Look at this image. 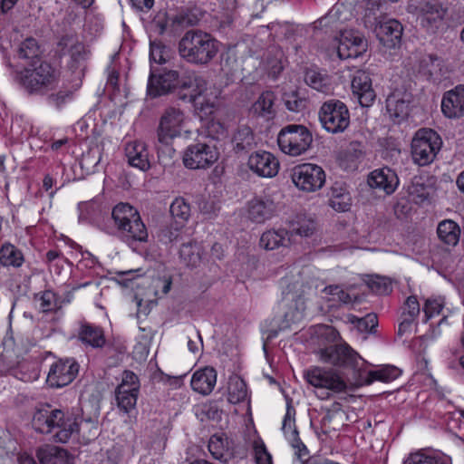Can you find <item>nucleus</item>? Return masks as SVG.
<instances>
[{
  "label": "nucleus",
  "instance_id": "nucleus-12",
  "mask_svg": "<svg viewBox=\"0 0 464 464\" xmlns=\"http://www.w3.org/2000/svg\"><path fill=\"white\" fill-rule=\"evenodd\" d=\"M219 158L216 146L206 142H195L188 145L183 151L182 161L189 169H207Z\"/></svg>",
  "mask_w": 464,
  "mask_h": 464
},
{
  "label": "nucleus",
  "instance_id": "nucleus-14",
  "mask_svg": "<svg viewBox=\"0 0 464 464\" xmlns=\"http://www.w3.org/2000/svg\"><path fill=\"white\" fill-rule=\"evenodd\" d=\"M78 372L79 364L74 359H60L51 365L46 382L52 388H62L70 384Z\"/></svg>",
  "mask_w": 464,
  "mask_h": 464
},
{
  "label": "nucleus",
  "instance_id": "nucleus-53",
  "mask_svg": "<svg viewBox=\"0 0 464 464\" xmlns=\"http://www.w3.org/2000/svg\"><path fill=\"white\" fill-rule=\"evenodd\" d=\"M440 69V60L436 55L426 54L420 60L419 71L428 77L433 76Z\"/></svg>",
  "mask_w": 464,
  "mask_h": 464
},
{
  "label": "nucleus",
  "instance_id": "nucleus-17",
  "mask_svg": "<svg viewBox=\"0 0 464 464\" xmlns=\"http://www.w3.org/2000/svg\"><path fill=\"white\" fill-rule=\"evenodd\" d=\"M367 50V41L359 33L353 30H344L340 34L337 53L340 59H354L361 56Z\"/></svg>",
  "mask_w": 464,
  "mask_h": 464
},
{
  "label": "nucleus",
  "instance_id": "nucleus-1",
  "mask_svg": "<svg viewBox=\"0 0 464 464\" xmlns=\"http://www.w3.org/2000/svg\"><path fill=\"white\" fill-rule=\"evenodd\" d=\"M19 82L30 95L44 96L59 87L61 71L46 61H34L20 73Z\"/></svg>",
  "mask_w": 464,
  "mask_h": 464
},
{
  "label": "nucleus",
  "instance_id": "nucleus-57",
  "mask_svg": "<svg viewBox=\"0 0 464 464\" xmlns=\"http://www.w3.org/2000/svg\"><path fill=\"white\" fill-rule=\"evenodd\" d=\"M208 447L214 459L218 460H223L225 459L227 447L221 437L213 435L208 441Z\"/></svg>",
  "mask_w": 464,
  "mask_h": 464
},
{
  "label": "nucleus",
  "instance_id": "nucleus-64",
  "mask_svg": "<svg viewBox=\"0 0 464 464\" xmlns=\"http://www.w3.org/2000/svg\"><path fill=\"white\" fill-rule=\"evenodd\" d=\"M131 5L138 10L150 9L153 6L154 0H130Z\"/></svg>",
  "mask_w": 464,
  "mask_h": 464
},
{
  "label": "nucleus",
  "instance_id": "nucleus-15",
  "mask_svg": "<svg viewBox=\"0 0 464 464\" xmlns=\"http://www.w3.org/2000/svg\"><path fill=\"white\" fill-rule=\"evenodd\" d=\"M207 82L195 72L189 73L180 82V88L188 91V100L197 110L205 114H210L213 111L214 104L208 102H205L203 92L206 91Z\"/></svg>",
  "mask_w": 464,
  "mask_h": 464
},
{
  "label": "nucleus",
  "instance_id": "nucleus-48",
  "mask_svg": "<svg viewBox=\"0 0 464 464\" xmlns=\"http://www.w3.org/2000/svg\"><path fill=\"white\" fill-rule=\"evenodd\" d=\"M34 298L43 313L53 312L61 307L57 295L52 290L39 293Z\"/></svg>",
  "mask_w": 464,
  "mask_h": 464
},
{
  "label": "nucleus",
  "instance_id": "nucleus-20",
  "mask_svg": "<svg viewBox=\"0 0 464 464\" xmlns=\"http://www.w3.org/2000/svg\"><path fill=\"white\" fill-rule=\"evenodd\" d=\"M402 32V25L396 19H382L374 27L377 38L388 48H393L401 43Z\"/></svg>",
  "mask_w": 464,
  "mask_h": 464
},
{
  "label": "nucleus",
  "instance_id": "nucleus-35",
  "mask_svg": "<svg viewBox=\"0 0 464 464\" xmlns=\"http://www.w3.org/2000/svg\"><path fill=\"white\" fill-rule=\"evenodd\" d=\"M25 261L21 249L5 242L0 246V265L4 267L20 268Z\"/></svg>",
  "mask_w": 464,
  "mask_h": 464
},
{
  "label": "nucleus",
  "instance_id": "nucleus-2",
  "mask_svg": "<svg viewBox=\"0 0 464 464\" xmlns=\"http://www.w3.org/2000/svg\"><path fill=\"white\" fill-rule=\"evenodd\" d=\"M218 51L219 43L210 34L201 30H188L179 43V55L192 64H208Z\"/></svg>",
  "mask_w": 464,
  "mask_h": 464
},
{
  "label": "nucleus",
  "instance_id": "nucleus-28",
  "mask_svg": "<svg viewBox=\"0 0 464 464\" xmlns=\"http://www.w3.org/2000/svg\"><path fill=\"white\" fill-rule=\"evenodd\" d=\"M328 205L338 212L348 211L352 206V197L343 181H335L327 192Z\"/></svg>",
  "mask_w": 464,
  "mask_h": 464
},
{
  "label": "nucleus",
  "instance_id": "nucleus-25",
  "mask_svg": "<svg viewBox=\"0 0 464 464\" xmlns=\"http://www.w3.org/2000/svg\"><path fill=\"white\" fill-rule=\"evenodd\" d=\"M420 23L428 31H434L444 19L447 8L439 0H423Z\"/></svg>",
  "mask_w": 464,
  "mask_h": 464
},
{
  "label": "nucleus",
  "instance_id": "nucleus-58",
  "mask_svg": "<svg viewBox=\"0 0 464 464\" xmlns=\"http://www.w3.org/2000/svg\"><path fill=\"white\" fill-rule=\"evenodd\" d=\"M420 308L417 297L415 295H411L406 299L404 303L401 316L415 320L420 314Z\"/></svg>",
  "mask_w": 464,
  "mask_h": 464
},
{
  "label": "nucleus",
  "instance_id": "nucleus-56",
  "mask_svg": "<svg viewBox=\"0 0 464 464\" xmlns=\"http://www.w3.org/2000/svg\"><path fill=\"white\" fill-rule=\"evenodd\" d=\"M80 215L79 218L82 221L92 222L94 221L99 213L100 207L95 202H84L79 205Z\"/></svg>",
  "mask_w": 464,
  "mask_h": 464
},
{
  "label": "nucleus",
  "instance_id": "nucleus-8",
  "mask_svg": "<svg viewBox=\"0 0 464 464\" xmlns=\"http://www.w3.org/2000/svg\"><path fill=\"white\" fill-rule=\"evenodd\" d=\"M315 353L323 363L351 369L354 372L360 370V361H362L359 353L346 343L320 348Z\"/></svg>",
  "mask_w": 464,
  "mask_h": 464
},
{
  "label": "nucleus",
  "instance_id": "nucleus-22",
  "mask_svg": "<svg viewBox=\"0 0 464 464\" xmlns=\"http://www.w3.org/2000/svg\"><path fill=\"white\" fill-rule=\"evenodd\" d=\"M63 418V411L52 409L49 405L37 409L33 416L32 424L39 433L54 434V424Z\"/></svg>",
  "mask_w": 464,
  "mask_h": 464
},
{
  "label": "nucleus",
  "instance_id": "nucleus-39",
  "mask_svg": "<svg viewBox=\"0 0 464 464\" xmlns=\"http://www.w3.org/2000/svg\"><path fill=\"white\" fill-rule=\"evenodd\" d=\"M405 464H451V459L442 453L419 450L411 453Z\"/></svg>",
  "mask_w": 464,
  "mask_h": 464
},
{
  "label": "nucleus",
  "instance_id": "nucleus-27",
  "mask_svg": "<svg viewBox=\"0 0 464 464\" xmlns=\"http://www.w3.org/2000/svg\"><path fill=\"white\" fill-rule=\"evenodd\" d=\"M125 155L128 163L134 168L146 171L150 168L149 150L141 140L130 141L125 146Z\"/></svg>",
  "mask_w": 464,
  "mask_h": 464
},
{
  "label": "nucleus",
  "instance_id": "nucleus-13",
  "mask_svg": "<svg viewBox=\"0 0 464 464\" xmlns=\"http://www.w3.org/2000/svg\"><path fill=\"white\" fill-rule=\"evenodd\" d=\"M58 45L62 50H68V53L70 55L68 67L72 73L81 80L84 75L86 68L85 61L87 59V52L84 44L78 39L76 34H68L62 36Z\"/></svg>",
  "mask_w": 464,
  "mask_h": 464
},
{
  "label": "nucleus",
  "instance_id": "nucleus-16",
  "mask_svg": "<svg viewBox=\"0 0 464 464\" xmlns=\"http://www.w3.org/2000/svg\"><path fill=\"white\" fill-rule=\"evenodd\" d=\"M279 204L270 195H262L252 198L247 203V218L256 223L263 224L273 218L278 212Z\"/></svg>",
  "mask_w": 464,
  "mask_h": 464
},
{
  "label": "nucleus",
  "instance_id": "nucleus-38",
  "mask_svg": "<svg viewBox=\"0 0 464 464\" xmlns=\"http://www.w3.org/2000/svg\"><path fill=\"white\" fill-rule=\"evenodd\" d=\"M304 82L311 88L324 93L330 92L332 89L329 75L315 68H309L305 71Z\"/></svg>",
  "mask_w": 464,
  "mask_h": 464
},
{
  "label": "nucleus",
  "instance_id": "nucleus-49",
  "mask_svg": "<svg viewBox=\"0 0 464 464\" xmlns=\"http://www.w3.org/2000/svg\"><path fill=\"white\" fill-rule=\"evenodd\" d=\"M348 320L362 333H373L378 325L377 315L373 313L367 314L363 317H357L356 315L351 314Z\"/></svg>",
  "mask_w": 464,
  "mask_h": 464
},
{
  "label": "nucleus",
  "instance_id": "nucleus-36",
  "mask_svg": "<svg viewBox=\"0 0 464 464\" xmlns=\"http://www.w3.org/2000/svg\"><path fill=\"white\" fill-rule=\"evenodd\" d=\"M203 248L197 241L183 243L179 249V257L189 267L198 266L202 259Z\"/></svg>",
  "mask_w": 464,
  "mask_h": 464
},
{
  "label": "nucleus",
  "instance_id": "nucleus-45",
  "mask_svg": "<svg viewBox=\"0 0 464 464\" xmlns=\"http://www.w3.org/2000/svg\"><path fill=\"white\" fill-rule=\"evenodd\" d=\"M401 374V371L393 365H385L380 369L370 371L365 380L366 384H371L375 381L390 382L397 379Z\"/></svg>",
  "mask_w": 464,
  "mask_h": 464
},
{
  "label": "nucleus",
  "instance_id": "nucleus-29",
  "mask_svg": "<svg viewBox=\"0 0 464 464\" xmlns=\"http://www.w3.org/2000/svg\"><path fill=\"white\" fill-rule=\"evenodd\" d=\"M77 336L82 344L94 349L102 348L106 343L103 329L88 322L81 323Z\"/></svg>",
  "mask_w": 464,
  "mask_h": 464
},
{
  "label": "nucleus",
  "instance_id": "nucleus-47",
  "mask_svg": "<svg viewBox=\"0 0 464 464\" xmlns=\"http://www.w3.org/2000/svg\"><path fill=\"white\" fill-rule=\"evenodd\" d=\"M169 211L176 222L180 224L188 221L191 214L190 205L180 197L172 201Z\"/></svg>",
  "mask_w": 464,
  "mask_h": 464
},
{
  "label": "nucleus",
  "instance_id": "nucleus-44",
  "mask_svg": "<svg viewBox=\"0 0 464 464\" xmlns=\"http://www.w3.org/2000/svg\"><path fill=\"white\" fill-rule=\"evenodd\" d=\"M248 398V392L246 382L239 376L235 375L228 381V401L233 404L243 402Z\"/></svg>",
  "mask_w": 464,
  "mask_h": 464
},
{
  "label": "nucleus",
  "instance_id": "nucleus-40",
  "mask_svg": "<svg viewBox=\"0 0 464 464\" xmlns=\"http://www.w3.org/2000/svg\"><path fill=\"white\" fill-rule=\"evenodd\" d=\"M437 234L443 243L449 246H456L459 239L460 228L453 220L445 219L439 223Z\"/></svg>",
  "mask_w": 464,
  "mask_h": 464
},
{
  "label": "nucleus",
  "instance_id": "nucleus-42",
  "mask_svg": "<svg viewBox=\"0 0 464 464\" xmlns=\"http://www.w3.org/2000/svg\"><path fill=\"white\" fill-rule=\"evenodd\" d=\"M431 188L433 185L430 182L424 181L422 178H415L409 186L408 191L416 204H423L429 200Z\"/></svg>",
  "mask_w": 464,
  "mask_h": 464
},
{
  "label": "nucleus",
  "instance_id": "nucleus-10",
  "mask_svg": "<svg viewBox=\"0 0 464 464\" xmlns=\"http://www.w3.org/2000/svg\"><path fill=\"white\" fill-rule=\"evenodd\" d=\"M140 381L131 371L122 372L121 381L115 389V401L119 411L129 414L135 410L139 393Z\"/></svg>",
  "mask_w": 464,
  "mask_h": 464
},
{
  "label": "nucleus",
  "instance_id": "nucleus-11",
  "mask_svg": "<svg viewBox=\"0 0 464 464\" xmlns=\"http://www.w3.org/2000/svg\"><path fill=\"white\" fill-rule=\"evenodd\" d=\"M325 172L322 167L304 163L294 167L291 170V179L295 186L305 192H314L325 183Z\"/></svg>",
  "mask_w": 464,
  "mask_h": 464
},
{
  "label": "nucleus",
  "instance_id": "nucleus-33",
  "mask_svg": "<svg viewBox=\"0 0 464 464\" xmlns=\"http://www.w3.org/2000/svg\"><path fill=\"white\" fill-rule=\"evenodd\" d=\"M54 424L53 439L56 442L66 443L79 429V417L63 411V418Z\"/></svg>",
  "mask_w": 464,
  "mask_h": 464
},
{
  "label": "nucleus",
  "instance_id": "nucleus-30",
  "mask_svg": "<svg viewBox=\"0 0 464 464\" xmlns=\"http://www.w3.org/2000/svg\"><path fill=\"white\" fill-rule=\"evenodd\" d=\"M410 94L395 91L386 99V110L390 117L400 122L408 115Z\"/></svg>",
  "mask_w": 464,
  "mask_h": 464
},
{
  "label": "nucleus",
  "instance_id": "nucleus-62",
  "mask_svg": "<svg viewBox=\"0 0 464 464\" xmlns=\"http://www.w3.org/2000/svg\"><path fill=\"white\" fill-rule=\"evenodd\" d=\"M161 240L165 243L179 242L182 240V234L177 227H167L161 232Z\"/></svg>",
  "mask_w": 464,
  "mask_h": 464
},
{
  "label": "nucleus",
  "instance_id": "nucleus-37",
  "mask_svg": "<svg viewBox=\"0 0 464 464\" xmlns=\"http://www.w3.org/2000/svg\"><path fill=\"white\" fill-rule=\"evenodd\" d=\"M288 234V231L285 229L267 230L260 237V246L266 250L286 246L290 240Z\"/></svg>",
  "mask_w": 464,
  "mask_h": 464
},
{
  "label": "nucleus",
  "instance_id": "nucleus-9",
  "mask_svg": "<svg viewBox=\"0 0 464 464\" xmlns=\"http://www.w3.org/2000/svg\"><path fill=\"white\" fill-rule=\"evenodd\" d=\"M323 128L331 133L343 132L350 124V112L341 101L332 99L324 102L318 112Z\"/></svg>",
  "mask_w": 464,
  "mask_h": 464
},
{
  "label": "nucleus",
  "instance_id": "nucleus-54",
  "mask_svg": "<svg viewBox=\"0 0 464 464\" xmlns=\"http://www.w3.org/2000/svg\"><path fill=\"white\" fill-rule=\"evenodd\" d=\"M444 304L445 301L444 298L441 296L430 297L426 299L423 306V312L425 314L426 321H428L431 317L439 315L441 310L443 309Z\"/></svg>",
  "mask_w": 464,
  "mask_h": 464
},
{
  "label": "nucleus",
  "instance_id": "nucleus-41",
  "mask_svg": "<svg viewBox=\"0 0 464 464\" xmlns=\"http://www.w3.org/2000/svg\"><path fill=\"white\" fill-rule=\"evenodd\" d=\"M37 458L41 464H66L67 451L56 446L39 449Z\"/></svg>",
  "mask_w": 464,
  "mask_h": 464
},
{
  "label": "nucleus",
  "instance_id": "nucleus-52",
  "mask_svg": "<svg viewBox=\"0 0 464 464\" xmlns=\"http://www.w3.org/2000/svg\"><path fill=\"white\" fill-rule=\"evenodd\" d=\"M39 54V45L36 39L28 37L23 41L18 49V56L21 59H34Z\"/></svg>",
  "mask_w": 464,
  "mask_h": 464
},
{
  "label": "nucleus",
  "instance_id": "nucleus-23",
  "mask_svg": "<svg viewBox=\"0 0 464 464\" xmlns=\"http://www.w3.org/2000/svg\"><path fill=\"white\" fill-rule=\"evenodd\" d=\"M295 408L290 403H287L286 412L283 420L282 430L289 440L291 446L296 450L295 454L298 459L303 460V458L308 455V450L306 446L299 438L298 430L295 425Z\"/></svg>",
  "mask_w": 464,
  "mask_h": 464
},
{
  "label": "nucleus",
  "instance_id": "nucleus-19",
  "mask_svg": "<svg viewBox=\"0 0 464 464\" xmlns=\"http://www.w3.org/2000/svg\"><path fill=\"white\" fill-rule=\"evenodd\" d=\"M179 84V72L174 70L155 73L153 68L148 80L147 93L151 98H157L172 92Z\"/></svg>",
  "mask_w": 464,
  "mask_h": 464
},
{
  "label": "nucleus",
  "instance_id": "nucleus-3",
  "mask_svg": "<svg viewBox=\"0 0 464 464\" xmlns=\"http://www.w3.org/2000/svg\"><path fill=\"white\" fill-rule=\"evenodd\" d=\"M185 119L183 111L176 107H168L160 116L157 128L158 143L156 144L160 164L167 165L175 153L171 142L181 134Z\"/></svg>",
  "mask_w": 464,
  "mask_h": 464
},
{
  "label": "nucleus",
  "instance_id": "nucleus-63",
  "mask_svg": "<svg viewBox=\"0 0 464 464\" xmlns=\"http://www.w3.org/2000/svg\"><path fill=\"white\" fill-rule=\"evenodd\" d=\"M198 208L200 212L208 217H211L215 215L217 208L215 204L211 201H207L205 199L198 201Z\"/></svg>",
  "mask_w": 464,
  "mask_h": 464
},
{
  "label": "nucleus",
  "instance_id": "nucleus-6",
  "mask_svg": "<svg viewBox=\"0 0 464 464\" xmlns=\"http://www.w3.org/2000/svg\"><path fill=\"white\" fill-rule=\"evenodd\" d=\"M313 142L311 131L304 125L289 124L278 133L277 144L285 154L296 157L305 153Z\"/></svg>",
  "mask_w": 464,
  "mask_h": 464
},
{
  "label": "nucleus",
  "instance_id": "nucleus-46",
  "mask_svg": "<svg viewBox=\"0 0 464 464\" xmlns=\"http://www.w3.org/2000/svg\"><path fill=\"white\" fill-rule=\"evenodd\" d=\"M234 150L237 152L252 149L255 145V136L247 126L239 127L233 137Z\"/></svg>",
  "mask_w": 464,
  "mask_h": 464
},
{
  "label": "nucleus",
  "instance_id": "nucleus-51",
  "mask_svg": "<svg viewBox=\"0 0 464 464\" xmlns=\"http://www.w3.org/2000/svg\"><path fill=\"white\" fill-rule=\"evenodd\" d=\"M315 230V223L305 218H298L291 224V233L301 237H309Z\"/></svg>",
  "mask_w": 464,
  "mask_h": 464
},
{
  "label": "nucleus",
  "instance_id": "nucleus-55",
  "mask_svg": "<svg viewBox=\"0 0 464 464\" xmlns=\"http://www.w3.org/2000/svg\"><path fill=\"white\" fill-rule=\"evenodd\" d=\"M168 50L160 42H150V63L163 64L167 62Z\"/></svg>",
  "mask_w": 464,
  "mask_h": 464
},
{
  "label": "nucleus",
  "instance_id": "nucleus-7",
  "mask_svg": "<svg viewBox=\"0 0 464 464\" xmlns=\"http://www.w3.org/2000/svg\"><path fill=\"white\" fill-rule=\"evenodd\" d=\"M442 146L440 135L431 129H420L411 140V157L419 166H427L435 159Z\"/></svg>",
  "mask_w": 464,
  "mask_h": 464
},
{
  "label": "nucleus",
  "instance_id": "nucleus-59",
  "mask_svg": "<svg viewBox=\"0 0 464 464\" xmlns=\"http://www.w3.org/2000/svg\"><path fill=\"white\" fill-rule=\"evenodd\" d=\"M369 287L378 295H386L391 291V285L383 277H375L368 282Z\"/></svg>",
  "mask_w": 464,
  "mask_h": 464
},
{
  "label": "nucleus",
  "instance_id": "nucleus-32",
  "mask_svg": "<svg viewBox=\"0 0 464 464\" xmlns=\"http://www.w3.org/2000/svg\"><path fill=\"white\" fill-rule=\"evenodd\" d=\"M276 96L271 91L263 92L250 108V113L265 121L273 120L276 111L275 102Z\"/></svg>",
  "mask_w": 464,
  "mask_h": 464
},
{
  "label": "nucleus",
  "instance_id": "nucleus-21",
  "mask_svg": "<svg viewBox=\"0 0 464 464\" xmlns=\"http://www.w3.org/2000/svg\"><path fill=\"white\" fill-rule=\"evenodd\" d=\"M441 111L449 119L464 116V85L459 84L446 92L441 100Z\"/></svg>",
  "mask_w": 464,
  "mask_h": 464
},
{
  "label": "nucleus",
  "instance_id": "nucleus-60",
  "mask_svg": "<svg viewBox=\"0 0 464 464\" xmlns=\"http://www.w3.org/2000/svg\"><path fill=\"white\" fill-rule=\"evenodd\" d=\"M306 101L300 98L296 93H292L285 99V106L287 110L299 112L305 108Z\"/></svg>",
  "mask_w": 464,
  "mask_h": 464
},
{
  "label": "nucleus",
  "instance_id": "nucleus-18",
  "mask_svg": "<svg viewBox=\"0 0 464 464\" xmlns=\"http://www.w3.org/2000/svg\"><path fill=\"white\" fill-rule=\"evenodd\" d=\"M247 167L258 177L274 178L279 171L280 163L273 153L266 150H257L250 154Z\"/></svg>",
  "mask_w": 464,
  "mask_h": 464
},
{
  "label": "nucleus",
  "instance_id": "nucleus-50",
  "mask_svg": "<svg viewBox=\"0 0 464 464\" xmlns=\"http://www.w3.org/2000/svg\"><path fill=\"white\" fill-rule=\"evenodd\" d=\"M76 433L81 434L82 440L86 442L92 441L99 434L98 422L92 419L82 420L79 418V429Z\"/></svg>",
  "mask_w": 464,
  "mask_h": 464
},
{
  "label": "nucleus",
  "instance_id": "nucleus-31",
  "mask_svg": "<svg viewBox=\"0 0 464 464\" xmlns=\"http://www.w3.org/2000/svg\"><path fill=\"white\" fill-rule=\"evenodd\" d=\"M216 382V370L212 367H205L193 373L190 384L193 391L202 395H208L213 391Z\"/></svg>",
  "mask_w": 464,
  "mask_h": 464
},
{
  "label": "nucleus",
  "instance_id": "nucleus-24",
  "mask_svg": "<svg viewBox=\"0 0 464 464\" xmlns=\"http://www.w3.org/2000/svg\"><path fill=\"white\" fill-rule=\"evenodd\" d=\"M352 90L362 107H369L373 103L376 95L368 72L364 71L356 72L352 80Z\"/></svg>",
  "mask_w": 464,
  "mask_h": 464
},
{
  "label": "nucleus",
  "instance_id": "nucleus-61",
  "mask_svg": "<svg viewBox=\"0 0 464 464\" xmlns=\"http://www.w3.org/2000/svg\"><path fill=\"white\" fill-rule=\"evenodd\" d=\"M255 452L256 464H273L272 457L263 442L255 446Z\"/></svg>",
  "mask_w": 464,
  "mask_h": 464
},
{
  "label": "nucleus",
  "instance_id": "nucleus-4",
  "mask_svg": "<svg viewBox=\"0 0 464 464\" xmlns=\"http://www.w3.org/2000/svg\"><path fill=\"white\" fill-rule=\"evenodd\" d=\"M111 218L121 238L127 244L147 241L146 226L139 211L129 203L117 204L111 210Z\"/></svg>",
  "mask_w": 464,
  "mask_h": 464
},
{
  "label": "nucleus",
  "instance_id": "nucleus-34",
  "mask_svg": "<svg viewBox=\"0 0 464 464\" xmlns=\"http://www.w3.org/2000/svg\"><path fill=\"white\" fill-rule=\"evenodd\" d=\"M27 368L28 365L26 363H21L17 367H14V365L7 360L6 355H0V376L10 373L25 382L37 380L39 377L38 370L34 368L29 373L24 372L23 370Z\"/></svg>",
  "mask_w": 464,
  "mask_h": 464
},
{
  "label": "nucleus",
  "instance_id": "nucleus-43",
  "mask_svg": "<svg viewBox=\"0 0 464 464\" xmlns=\"http://www.w3.org/2000/svg\"><path fill=\"white\" fill-rule=\"evenodd\" d=\"M76 88L62 85L56 90L46 94V102L56 109H62L65 104L72 101Z\"/></svg>",
  "mask_w": 464,
  "mask_h": 464
},
{
  "label": "nucleus",
  "instance_id": "nucleus-5",
  "mask_svg": "<svg viewBox=\"0 0 464 464\" xmlns=\"http://www.w3.org/2000/svg\"><path fill=\"white\" fill-rule=\"evenodd\" d=\"M304 378L313 387L318 389L322 400L329 399L332 393L345 392L347 383L334 369L311 366L304 372Z\"/></svg>",
  "mask_w": 464,
  "mask_h": 464
},
{
  "label": "nucleus",
  "instance_id": "nucleus-26",
  "mask_svg": "<svg viewBox=\"0 0 464 464\" xmlns=\"http://www.w3.org/2000/svg\"><path fill=\"white\" fill-rule=\"evenodd\" d=\"M368 184L374 188L383 190L386 194H392L399 185V179L394 170L390 168H382L371 172Z\"/></svg>",
  "mask_w": 464,
  "mask_h": 464
}]
</instances>
